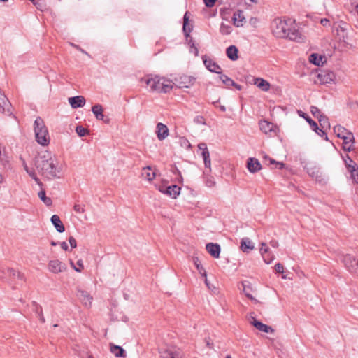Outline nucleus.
Wrapping results in <instances>:
<instances>
[{"label":"nucleus","instance_id":"obj_1","mask_svg":"<svg viewBox=\"0 0 358 358\" xmlns=\"http://www.w3.org/2000/svg\"><path fill=\"white\" fill-rule=\"evenodd\" d=\"M35 166L45 178L52 180L60 178L62 167L56 156L48 151H43L36 157Z\"/></svg>","mask_w":358,"mask_h":358},{"label":"nucleus","instance_id":"obj_36","mask_svg":"<svg viewBox=\"0 0 358 358\" xmlns=\"http://www.w3.org/2000/svg\"><path fill=\"white\" fill-rule=\"evenodd\" d=\"M220 79L227 87L235 85V82L226 75L220 74Z\"/></svg>","mask_w":358,"mask_h":358},{"label":"nucleus","instance_id":"obj_19","mask_svg":"<svg viewBox=\"0 0 358 358\" xmlns=\"http://www.w3.org/2000/svg\"><path fill=\"white\" fill-rule=\"evenodd\" d=\"M69 103L73 108L83 107L85 103V99L82 96H76L69 98Z\"/></svg>","mask_w":358,"mask_h":358},{"label":"nucleus","instance_id":"obj_11","mask_svg":"<svg viewBox=\"0 0 358 358\" xmlns=\"http://www.w3.org/2000/svg\"><path fill=\"white\" fill-rule=\"evenodd\" d=\"M77 296L86 308H90L92 303L93 298L87 291L79 289L77 293Z\"/></svg>","mask_w":358,"mask_h":358},{"label":"nucleus","instance_id":"obj_60","mask_svg":"<svg viewBox=\"0 0 358 358\" xmlns=\"http://www.w3.org/2000/svg\"><path fill=\"white\" fill-rule=\"evenodd\" d=\"M35 2L37 3V5H35L36 8L43 10L45 6L43 2L41 0H36Z\"/></svg>","mask_w":358,"mask_h":358},{"label":"nucleus","instance_id":"obj_2","mask_svg":"<svg viewBox=\"0 0 358 358\" xmlns=\"http://www.w3.org/2000/svg\"><path fill=\"white\" fill-rule=\"evenodd\" d=\"M271 30L273 36L279 38H288L300 41L302 36L299 31L292 26L290 20L284 18H275L271 24Z\"/></svg>","mask_w":358,"mask_h":358},{"label":"nucleus","instance_id":"obj_58","mask_svg":"<svg viewBox=\"0 0 358 358\" xmlns=\"http://www.w3.org/2000/svg\"><path fill=\"white\" fill-rule=\"evenodd\" d=\"M69 242L72 248H76V246H77L76 241L73 237H72V236L69 237Z\"/></svg>","mask_w":358,"mask_h":358},{"label":"nucleus","instance_id":"obj_24","mask_svg":"<svg viewBox=\"0 0 358 358\" xmlns=\"http://www.w3.org/2000/svg\"><path fill=\"white\" fill-rule=\"evenodd\" d=\"M51 222L57 229V231L59 233H62L64 231L65 228L64 224H62L59 217L57 215H53L51 217Z\"/></svg>","mask_w":358,"mask_h":358},{"label":"nucleus","instance_id":"obj_54","mask_svg":"<svg viewBox=\"0 0 358 358\" xmlns=\"http://www.w3.org/2000/svg\"><path fill=\"white\" fill-rule=\"evenodd\" d=\"M77 266L75 268V271L77 272H81V271L83 269V263L82 259H79L77 263Z\"/></svg>","mask_w":358,"mask_h":358},{"label":"nucleus","instance_id":"obj_34","mask_svg":"<svg viewBox=\"0 0 358 358\" xmlns=\"http://www.w3.org/2000/svg\"><path fill=\"white\" fill-rule=\"evenodd\" d=\"M194 262L200 275L203 277H206V271L201 264L199 262V259L195 258L194 259Z\"/></svg>","mask_w":358,"mask_h":358},{"label":"nucleus","instance_id":"obj_43","mask_svg":"<svg viewBox=\"0 0 358 358\" xmlns=\"http://www.w3.org/2000/svg\"><path fill=\"white\" fill-rule=\"evenodd\" d=\"M189 47H190L189 52L193 53L195 56H198L199 50H198V48L196 47L194 41L192 40H191L189 42Z\"/></svg>","mask_w":358,"mask_h":358},{"label":"nucleus","instance_id":"obj_8","mask_svg":"<svg viewBox=\"0 0 358 358\" xmlns=\"http://www.w3.org/2000/svg\"><path fill=\"white\" fill-rule=\"evenodd\" d=\"M335 74L330 71H322L317 73V82L320 84H327L334 82L335 80Z\"/></svg>","mask_w":358,"mask_h":358},{"label":"nucleus","instance_id":"obj_37","mask_svg":"<svg viewBox=\"0 0 358 358\" xmlns=\"http://www.w3.org/2000/svg\"><path fill=\"white\" fill-rule=\"evenodd\" d=\"M220 31L223 35H228L232 31V27L230 25L222 23L220 25Z\"/></svg>","mask_w":358,"mask_h":358},{"label":"nucleus","instance_id":"obj_64","mask_svg":"<svg viewBox=\"0 0 358 358\" xmlns=\"http://www.w3.org/2000/svg\"><path fill=\"white\" fill-rule=\"evenodd\" d=\"M270 245L271 246H272L273 248H278V242L275 241V240H273L270 242Z\"/></svg>","mask_w":358,"mask_h":358},{"label":"nucleus","instance_id":"obj_27","mask_svg":"<svg viewBox=\"0 0 358 358\" xmlns=\"http://www.w3.org/2000/svg\"><path fill=\"white\" fill-rule=\"evenodd\" d=\"M298 114L300 117H303L306 120V122H308L311 129L314 131H317V129L320 130V128L318 127L317 124L314 120H313L310 117H308L306 113H304L301 110H299Z\"/></svg>","mask_w":358,"mask_h":358},{"label":"nucleus","instance_id":"obj_13","mask_svg":"<svg viewBox=\"0 0 358 358\" xmlns=\"http://www.w3.org/2000/svg\"><path fill=\"white\" fill-rule=\"evenodd\" d=\"M348 159L350 163H346V166L351 173L352 179L358 185V166L350 157H348Z\"/></svg>","mask_w":358,"mask_h":358},{"label":"nucleus","instance_id":"obj_29","mask_svg":"<svg viewBox=\"0 0 358 358\" xmlns=\"http://www.w3.org/2000/svg\"><path fill=\"white\" fill-rule=\"evenodd\" d=\"M92 110L97 120H102L103 119V109L100 104L94 105L92 107Z\"/></svg>","mask_w":358,"mask_h":358},{"label":"nucleus","instance_id":"obj_14","mask_svg":"<svg viewBox=\"0 0 358 358\" xmlns=\"http://www.w3.org/2000/svg\"><path fill=\"white\" fill-rule=\"evenodd\" d=\"M247 168L250 173H256L262 169V165L258 159L250 157L248 159Z\"/></svg>","mask_w":358,"mask_h":358},{"label":"nucleus","instance_id":"obj_28","mask_svg":"<svg viewBox=\"0 0 358 358\" xmlns=\"http://www.w3.org/2000/svg\"><path fill=\"white\" fill-rule=\"evenodd\" d=\"M180 188L176 185H170L168 186V189H166V194L169 196L170 197L175 199L180 194Z\"/></svg>","mask_w":358,"mask_h":358},{"label":"nucleus","instance_id":"obj_23","mask_svg":"<svg viewBox=\"0 0 358 358\" xmlns=\"http://www.w3.org/2000/svg\"><path fill=\"white\" fill-rule=\"evenodd\" d=\"M254 84L262 91L267 92L270 89V84L266 80L257 78L254 80Z\"/></svg>","mask_w":358,"mask_h":358},{"label":"nucleus","instance_id":"obj_61","mask_svg":"<svg viewBox=\"0 0 358 358\" xmlns=\"http://www.w3.org/2000/svg\"><path fill=\"white\" fill-rule=\"evenodd\" d=\"M216 0H203L207 7H213Z\"/></svg>","mask_w":358,"mask_h":358},{"label":"nucleus","instance_id":"obj_9","mask_svg":"<svg viewBox=\"0 0 358 358\" xmlns=\"http://www.w3.org/2000/svg\"><path fill=\"white\" fill-rule=\"evenodd\" d=\"M202 59L203 64L206 69L210 72L216 73L218 74H221L222 69L221 67L215 62L212 59L208 57L206 55H203L202 57Z\"/></svg>","mask_w":358,"mask_h":358},{"label":"nucleus","instance_id":"obj_17","mask_svg":"<svg viewBox=\"0 0 358 358\" xmlns=\"http://www.w3.org/2000/svg\"><path fill=\"white\" fill-rule=\"evenodd\" d=\"M208 252L214 258H218L220 253V247L217 243H209L206 246Z\"/></svg>","mask_w":358,"mask_h":358},{"label":"nucleus","instance_id":"obj_44","mask_svg":"<svg viewBox=\"0 0 358 358\" xmlns=\"http://www.w3.org/2000/svg\"><path fill=\"white\" fill-rule=\"evenodd\" d=\"M25 169H26L27 172L28 173V174L36 182V183L38 185L42 186V182L40 181L38 178L36 176L34 171H29L27 166H25Z\"/></svg>","mask_w":358,"mask_h":358},{"label":"nucleus","instance_id":"obj_33","mask_svg":"<svg viewBox=\"0 0 358 358\" xmlns=\"http://www.w3.org/2000/svg\"><path fill=\"white\" fill-rule=\"evenodd\" d=\"M38 196L46 206H49L52 205V201L50 197L46 196L45 191L44 189H41L38 192Z\"/></svg>","mask_w":358,"mask_h":358},{"label":"nucleus","instance_id":"obj_57","mask_svg":"<svg viewBox=\"0 0 358 358\" xmlns=\"http://www.w3.org/2000/svg\"><path fill=\"white\" fill-rule=\"evenodd\" d=\"M275 269L277 273H282L284 272V267L280 263H278V264H275Z\"/></svg>","mask_w":358,"mask_h":358},{"label":"nucleus","instance_id":"obj_32","mask_svg":"<svg viewBox=\"0 0 358 358\" xmlns=\"http://www.w3.org/2000/svg\"><path fill=\"white\" fill-rule=\"evenodd\" d=\"M162 358H182L181 353L178 351L166 350L163 355Z\"/></svg>","mask_w":358,"mask_h":358},{"label":"nucleus","instance_id":"obj_62","mask_svg":"<svg viewBox=\"0 0 358 358\" xmlns=\"http://www.w3.org/2000/svg\"><path fill=\"white\" fill-rule=\"evenodd\" d=\"M315 132L322 137L324 136L325 140H328L326 133L322 129L320 128V130L317 129V131Z\"/></svg>","mask_w":358,"mask_h":358},{"label":"nucleus","instance_id":"obj_15","mask_svg":"<svg viewBox=\"0 0 358 358\" xmlns=\"http://www.w3.org/2000/svg\"><path fill=\"white\" fill-rule=\"evenodd\" d=\"M233 24L237 27H243L245 22V17L243 11L237 10L234 12L232 17Z\"/></svg>","mask_w":358,"mask_h":358},{"label":"nucleus","instance_id":"obj_21","mask_svg":"<svg viewBox=\"0 0 358 358\" xmlns=\"http://www.w3.org/2000/svg\"><path fill=\"white\" fill-rule=\"evenodd\" d=\"M240 248L243 252H249L254 249V244L249 238L245 237L241 239Z\"/></svg>","mask_w":358,"mask_h":358},{"label":"nucleus","instance_id":"obj_59","mask_svg":"<svg viewBox=\"0 0 358 358\" xmlns=\"http://www.w3.org/2000/svg\"><path fill=\"white\" fill-rule=\"evenodd\" d=\"M168 189V186H165V185H160L157 187V189L163 193V194H166V189Z\"/></svg>","mask_w":358,"mask_h":358},{"label":"nucleus","instance_id":"obj_40","mask_svg":"<svg viewBox=\"0 0 358 358\" xmlns=\"http://www.w3.org/2000/svg\"><path fill=\"white\" fill-rule=\"evenodd\" d=\"M310 113L312 115L319 119L320 116H322L323 114L321 113L320 110L316 107V106H311L310 107Z\"/></svg>","mask_w":358,"mask_h":358},{"label":"nucleus","instance_id":"obj_51","mask_svg":"<svg viewBox=\"0 0 358 358\" xmlns=\"http://www.w3.org/2000/svg\"><path fill=\"white\" fill-rule=\"evenodd\" d=\"M194 122L199 124H206V121L203 116H196L194 118Z\"/></svg>","mask_w":358,"mask_h":358},{"label":"nucleus","instance_id":"obj_31","mask_svg":"<svg viewBox=\"0 0 358 358\" xmlns=\"http://www.w3.org/2000/svg\"><path fill=\"white\" fill-rule=\"evenodd\" d=\"M9 105V101L7 97L0 90V112L3 113L5 108Z\"/></svg>","mask_w":358,"mask_h":358},{"label":"nucleus","instance_id":"obj_49","mask_svg":"<svg viewBox=\"0 0 358 358\" xmlns=\"http://www.w3.org/2000/svg\"><path fill=\"white\" fill-rule=\"evenodd\" d=\"M308 173L313 178L317 179L319 176V171L315 169H310L308 170Z\"/></svg>","mask_w":358,"mask_h":358},{"label":"nucleus","instance_id":"obj_4","mask_svg":"<svg viewBox=\"0 0 358 358\" xmlns=\"http://www.w3.org/2000/svg\"><path fill=\"white\" fill-rule=\"evenodd\" d=\"M34 129L37 143L43 146L48 145L50 143V138L45 122L41 117H38L35 120Z\"/></svg>","mask_w":358,"mask_h":358},{"label":"nucleus","instance_id":"obj_6","mask_svg":"<svg viewBox=\"0 0 358 358\" xmlns=\"http://www.w3.org/2000/svg\"><path fill=\"white\" fill-rule=\"evenodd\" d=\"M348 24L343 21L334 22L333 24V32L337 36L339 40L344 41L348 36Z\"/></svg>","mask_w":358,"mask_h":358},{"label":"nucleus","instance_id":"obj_35","mask_svg":"<svg viewBox=\"0 0 358 358\" xmlns=\"http://www.w3.org/2000/svg\"><path fill=\"white\" fill-rule=\"evenodd\" d=\"M318 121L322 129L330 128V123L329 122V120L324 115L320 116V118L318 119Z\"/></svg>","mask_w":358,"mask_h":358},{"label":"nucleus","instance_id":"obj_18","mask_svg":"<svg viewBox=\"0 0 358 358\" xmlns=\"http://www.w3.org/2000/svg\"><path fill=\"white\" fill-rule=\"evenodd\" d=\"M259 124L260 130L266 134L275 131L276 129V127L273 123L266 120H261Z\"/></svg>","mask_w":358,"mask_h":358},{"label":"nucleus","instance_id":"obj_53","mask_svg":"<svg viewBox=\"0 0 358 358\" xmlns=\"http://www.w3.org/2000/svg\"><path fill=\"white\" fill-rule=\"evenodd\" d=\"M206 184L209 187H213L215 185L214 178L213 177L207 178V179L206 180Z\"/></svg>","mask_w":358,"mask_h":358},{"label":"nucleus","instance_id":"obj_12","mask_svg":"<svg viewBox=\"0 0 358 358\" xmlns=\"http://www.w3.org/2000/svg\"><path fill=\"white\" fill-rule=\"evenodd\" d=\"M155 133L159 141H164L169 136V129L166 124L159 122L157 124Z\"/></svg>","mask_w":358,"mask_h":358},{"label":"nucleus","instance_id":"obj_48","mask_svg":"<svg viewBox=\"0 0 358 358\" xmlns=\"http://www.w3.org/2000/svg\"><path fill=\"white\" fill-rule=\"evenodd\" d=\"M264 158L269 159L270 164H276V165H278L279 169H282L285 166V164L282 162H276L275 160H274V159H273L271 158H268L267 156H265Z\"/></svg>","mask_w":358,"mask_h":358},{"label":"nucleus","instance_id":"obj_3","mask_svg":"<svg viewBox=\"0 0 358 358\" xmlns=\"http://www.w3.org/2000/svg\"><path fill=\"white\" fill-rule=\"evenodd\" d=\"M152 92L167 93L173 88L171 80L157 75H148L141 79Z\"/></svg>","mask_w":358,"mask_h":358},{"label":"nucleus","instance_id":"obj_16","mask_svg":"<svg viewBox=\"0 0 358 358\" xmlns=\"http://www.w3.org/2000/svg\"><path fill=\"white\" fill-rule=\"evenodd\" d=\"M343 148L345 151L350 152L354 149L355 138L353 134H348L343 138Z\"/></svg>","mask_w":358,"mask_h":358},{"label":"nucleus","instance_id":"obj_56","mask_svg":"<svg viewBox=\"0 0 358 358\" xmlns=\"http://www.w3.org/2000/svg\"><path fill=\"white\" fill-rule=\"evenodd\" d=\"M204 164L206 168L210 169V154L206 157H203Z\"/></svg>","mask_w":358,"mask_h":358},{"label":"nucleus","instance_id":"obj_42","mask_svg":"<svg viewBox=\"0 0 358 358\" xmlns=\"http://www.w3.org/2000/svg\"><path fill=\"white\" fill-rule=\"evenodd\" d=\"M259 250H260V253H261L262 257L263 258H266V255L269 251V248H268V247L266 245V244L265 243H261V247H260Z\"/></svg>","mask_w":358,"mask_h":358},{"label":"nucleus","instance_id":"obj_26","mask_svg":"<svg viewBox=\"0 0 358 358\" xmlns=\"http://www.w3.org/2000/svg\"><path fill=\"white\" fill-rule=\"evenodd\" d=\"M238 48L234 45L229 46L226 50L227 56L232 61H236L238 59Z\"/></svg>","mask_w":358,"mask_h":358},{"label":"nucleus","instance_id":"obj_20","mask_svg":"<svg viewBox=\"0 0 358 358\" xmlns=\"http://www.w3.org/2000/svg\"><path fill=\"white\" fill-rule=\"evenodd\" d=\"M110 350L116 357L125 358L127 356L124 350L121 346L113 343L110 344Z\"/></svg>","mask_w":358,"mask_h":358},{"label":"nucleus","instance_id":"obj_10","mask_svg":"<svg viewBox=\"0 0 358 358\" xmlns=\"http://www.w3.org/2000/svg\"><path fill=\"white\" fill-rule=\"evenodd\" d=\"M249 322L250 324L254 326L256 329H257L259 331L265 332V333H270L273 332V329L272 327L264 324L262 323L261 322L257 320L252 315V313L250 314V315L248 317Z\"/></svg>","mask_w":358,"mask_h":358},{"label":"nucleus","instance_id":"obj_55","mask_svg":"<svg viewBox=\"0 0 358 358\" xmlns=\"http://www.w3.org/2000/svg\"><path fill=\"white\" fill-rule=\"evenodd\" d=\"M243 292L245 293V295L248 298L250 299V300L256 302V303H258V301L257 299H255L251 294L248 291V289H246L245 287H244L243 288Z\"/></svg>","mask_w":358,"mask_h":358},{"label":"nucleus","instance_id":"obj_7","mask_svg":"<svg viewBox=\"0 0 358 358\" xmlns=\"http://www.w3.org/2000/svg\"><path fill=\"white\" fill-rule=\"evenodd\" d=\"M48 271L52 273H59L66 270V265L59 259H52L48 264Z\"/></svg>","mask_w":358,"mask_h":358},{"label":"nucleus","instance_id":"obj_46","mask_svg":"<svg viewBox=\"0 0 358 358\" xmlns=\"http://www.w3.org/2000/svg\"><path fill=\"white\" fill-rule=\"evenodd\" d=\"M73 210L78 213H83L85 212V206L80 203H75Z\"/></svg>","mask_w":358,"mask_h":358},{"label":"nucleus","instance_id":"obj_50","mask_svg":"<svg viewBox=\"0 0 358 358\" xmlns=\"http://www.w3.org/2000/svg\"><path fill=\"white\" fill-rule=\"evenodd\" d=\"M185 81L184 82V85H181L180 87H188L189 85L193 84V80L189 77H184Z\"/></svg>","mask_w":358,"mask_h":358},{"label":"nucleus","instance_id":"obj_5","mask_svg":"<svg viewBox=\"0 0 358 358\" xmlns=\"http://www.w3.org/2000/svg\"><path fill=\"white\" fill-rule=\"evenodd\" d=\"M342 262L350 273H358V257L348 254L345 255L343 257Z\"/></svg>","mask_w":358,"mask_h":358},{"label":"nucleus","instance_id":"obj_22","mask_svg":"<svg viewBox=\"0 0 358 358\" xmlns=\"http://www.w3.org/2000/svg\"><path fill=\"white\" fill-rule=\"evenodd\" d=\"M334 132L337 136V137L343 139L345 137H347L348 134H352V133L347 130L345 127L341 125H336L334 127Z\"/></svg>","mask_w":358,"mask_h":358},{"label":"nucleus","instance_id":"obj_63","mask_svg":"<svg viewBox=\"0 0 358 358\" xmlns=\"http://www.w3.org/2000/svg\"><path fill=\"white\" fill-rule=\"evenodd\" d=\"M60 246L64 250H67L69 248L68 244L64 241L60 243Z\"/></svg>","mask_w":358,"mask_h":358},{"label":"nucleus","instance_id":"obj_38","mask_svg":"<svg viewBox=\"0 0 358 358\" xmlns=\"http://www.w3.org/2000/svg\"><path fill=\"white\" fill-rule=\"evenodd\" d=\"M199 149L201 151L202 157H206L209 155L207 145L205 143H201L198 145Z\"/></svg>","mask_w":358,"mask_h":358},{"label":"nucleus","instance_id":"obj_52","mask_svg":"<svg viewBox=\"0 0 358 358\" xmlns=\"http://www.w3.org/2000/svg\"><path fill=\"white\" fill-rule=\"evenodd\" d=\"M320 23L324 27H329L331 26L330 20L327 18L320 19Z\"/></svg>","mask_w":358,"mask_h":358},{"label":"nucleus","instance_id":"obj_30","mask_svg":"<svg viewBox=\"0 0 358 358\" xmlns=\"http://www.w3.org/2000/svg\"><path fill=\"white\" fill-rule=\"evenodd\" d=\"M309 61L310 63H313L317 66H320L324 63L323 57L315 53L310 55Z\"/></svg>","mask_w":358,"mask_h":358},{"label":"nucleus","instance_id":"obj_45","mask_svg":"<svg viewBox=\"0 0 358 358\" xmlns=\"http://www.w3.org/2000/svg\"><path fill=\"white\" fill-rule=\"evenodd\" d=\"M266 258L263 259L264 262L267 264H271L275 259V256L273 254H271L270 251H268V253L266 255Z\"/></svg>","mask_w":358,"mask_h":358},{"label":"nucleus","instance_id":"obj_47","mask_svg":"<svg viewBox=\"0 0 358 358\" xmlns=\"http://www.w3.org/2000/svg\"><path fill=\"white\" fill-rule=\"evenodd\" d=\"M180 143L181 146H182L185 148H187V149L191 147V144L189 142V141L184 137H182L180 138Z\"/></svg>","mask_w":358,"mask_h":358},{"label":"nucleus","instance_id":"obj_25","mask_svg":"<svg viewBox=\"0 0 358 358\" xmlns=\"http://www.w3.org/2000/svg\"><path fill=\"white\" fill-rule=\"evenodd\" d=\"M141 174L142 176L148 181H152L156 176L155 171L152 170L150 166L144 167L142 169Z\"/></svg>","mask_w":358,"mask_h":358},{"label":"nucleus","instance_id":"obj_39","mask_svg":"<svg viewBox=\"0 0 358 358\" xmlns=\"http://www.w3.org/2000/svg\"><path fill=\"white\" fill-rule=\"evenodd\" d=\"M76 131L78 134V135L80 137L85 136L89 133V131L87 129L81 126H78L76 128Z\"/></svg>","mask_w":358,"mask_h":358},{"label":"nucleus","instance_id":"obj_41","mask_svg":"<svg viewBox=\"0 0 358 358\" xmlns=\"http://www.w3.org/2000/svg\"><path fill=\"white\" fill-rule=\"evenodd\" d=\"M188 17L187 13H186L184 15V23H183V31L185 33L186 36L189 35V33L191 31V29L188 28Z\"/></svg>","mask_w":358,"mask_h":358}]
</instances>
